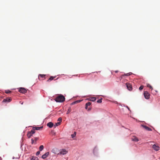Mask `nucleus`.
I'll list each match as a JSON object with an SVG mask.
<instances>
[{"label": "nucleus", "mask_w": 160, "mask_h": 160, "mask_svg": "<svg viewBox=\"0 0 160 160\" xmlns=\"http://www.w3.org/2000/svg\"><path fill=\"white\" fill-rule=\"evenodd\" d=\"M118 72V71H115V72L116 73H117V72Z\"/></svg>", "instance_id": "obj_36"}, {"label": "nucleus", "mask_w": 160, "mask_h": 160, "mask_svg": "<svg viewBox=\"0 0 160 160\" xmlns=\"http://www.w3.org/2000/svg\"><path fill=\"white\" fill-rule=\"evenodd\" d=\"M147 87L148 88H150L152 90L153 89V88H152V87L150 84H147Z\"/></svg>", "instance_id": "obj_19"}, {"label": "nucleus", "mask_w": 160, "mask_h": 160, "mask_svg": "<svg viewBox=\"0 0 160 160\" xmlns=\"http://www.w3.org/2000/svg\"><path fill=\"white\" fill-rule=\"evenodd\" d=\"M80 102V101H75V102H72V104H75V103H77V102Z\"/></svg>", "instance_id": "obj_30"}, {"label": "nucleus", "mask_w": 160, "mask_h": 160, "mask_svg": "<svg viewBox=\"0 0 160 160\" xmlns=\"http://www.w3.org/2000/svg\"><path fill=\"white\" fill-rule=\"evenodd\" d=\"M13 159H15V158L14 157H13Z\"/></svg>", "instance_id": "obj_37"}, {"label": "nucleus", "mask_w": 160, "mask_h": 160, "mask_svg": "<svg viewBox=\"0 0 160 160\" xmlns=\"http://www.w3.org/2000/svg\"><path fill=\"white\" fill-rule=\"evenodd\" d=\"M43 148H44L43 146L42 145H41L39 147V150L40 151H42L43 149Z\"/></svg>", "instance_id": "obj_20"}, {"label": "nucleus", "mask_w": 160, "mask_h": 160, "mask_svg": "<svg viewBox=\"0 0 160 160\" xmlns=\"http://www.w3.org/2000/svg\"><path fill=\"white\" fill-rule=\"evenodd\" d=\"M18 91L21 93H24L26 92L27 90L26 89L24 88H20L18 89Z\"/></svg>", "instance_id": "obj_3"}, {"label": "nucleus", "mask_w": 160, "mask_h": 160, "mask_svg": "<svg viewBox=\"0 0 160 160\" xmlns=\"http://www.w3.org/2000/svg\"><path fill=\"white\" fill-rule=\"evenodd\" d=\"M144 95L145 98L147 99H148L150 98V94L147 91H144Z\"/></svg>", "instance_id": "obj_2"}, {"label": "nucleus", "mask_w": 160, "mask_h": 160, "mask_svg": "<svg viewBox=\"0 0 160 160\" xmlns=\"http://www.w3.org/2000/svg\"><path fill=\"white\" fill-rule=\"evenodd\" d=\"M32 134L30 132H28L27 133V136L28 138H30L32 136Z\"/></svg>", "instance_id": "obj_15"}, {"label": "nucleus", "mask_w": 160, "mask_h": 160, "mask_svg": "<svg viewBox=\"0 0 160 160\" xmlns=\"http://www.w3.org/2000/svg\"><path fill=\"white\" fill-rule=\"evenodd\" d=\"M143 88V86H140V87L139 88V89L140 90H142Z\"/></svg>", "instance_id": "obj_28"}, {"label": "nucleus", "mask_w": 160, "mask_h": 160, "mask_svg": "<svg viewBox=\"0 0 160 160\" xmlns=\"http://www.w3.org/2000/svg\"><path fill=\"white\" fill-rule=\"evenodd\" d=\"M96 99V98L95 97H92L91 98H90V99H89V100L94 102L95 101Z\"/></svg>", "instance_id": "obj_16"}, {"label": "nucleus", "mask_w": 160, "mask_h": 160, "mask_svg": "<svg viewBox=\"0 0 160 160\" xmlns=\"http://www.w3.org/2000/svg\"><path fill=\"white\" fill-rule=\"evenodd\" d=\"M67 152L68 151L66 149H63L62 150L61 152L60 153H58V154L64 155L66 154Z\"/></svg>", "instance_id": "obj_5"}, {"label": "nucleus", "mask_w": 160, "mask_h": 160, "mask_svg": "<svg viewBox=\"0 0 160 160\" xmlns=\"http://www.w3.org/2000/svg\"><path fill=\"white\" fill-rule=\"evenodd\" d=\"M76 132H74V133L72 134V135H71L72 138H73L76 136Z\"/></svg>", "instance_id": "obj_27"}, {"label": "nucleus", "mask_w": 160, "mask_h": 160, "mask_svg": "<svg viewBox=\"0 0 160 160\" xmlns=\"http://www.w3.org/2000/svg\"><path fill=\"white\" fill-rule=\"evenodd\" d=\"M131 73H131V72L127 73L126 74H125V75L129 76L131 74Z\"/></svg>", "instance_id": "obj_31"}, {"label": "nucleus", "mask_w": 160, "mask_h": 160, "mask_svg": "<svg viewBox=\"0 0 160 160\" xmlns=\"http://www.w3.org/2000/svg\"><path fill=\"white\" fill-rule=\"evenodd\" d=\"M40 151H38V152H37V153H36V155L37 156H38V155L39 154H40Z\"/></svg>", "instance_id": "obj_32"}, {"label": "nucleus", "mask_w": 160, "mask_h": 160, "mask_svg": "<svg viewBox=\"0 0 160 160\" xmlns=\"http://www.w3.org/2000/svg\"><path fill=\"white\" fill-rule=\"evenodd\" d=\"M46 76V75L44 74H39L38 75V78L39 80H40V78H44Z\"/></svg>", "instance_id": "obj_13"}, {"label": "nucleus", "mask_w": 160, "mask_h": 160, "mask_svg": "<svg viewBox=\"0 0 160 160\" xmlns=\"http://www.w3.org/2000/svg\"><path fill=\"white\" fill-rule=\"evenodd\" d=\"M102 98H101V99L98 100L97 101V102L98 103H100L102 102Z\"/></svg>", "instance_id": "obj_25"}, {"label": "nucleus", "mask_w": 160, "mask_h": 160, "mask_svg": "<svg viewBox=\"0 0 160 160\" xmlns=\"http://www.w3.org/2000/svg\"><path fill=\"white\" fill-rule=\"evenodd\" d=\"M132 140L134 142H138L139 141L138 138L136 136H133V137L132 138Z\"/></svg>", "instance_id": "obj_10"}, {"label": "nucleus", "mask_w": 160, "mask_h": 160, "mask_svg": "<svg viewBox=\"0 0 160 160\" xmlns=\"http://www.w3.org/2000/svg\"><path fill=\"white\" fill-rule=\"evenodd\" d=\"M48 155H49V152H46V153H45L44 154L42 155V157L43 159H45L47 157H48Z\"/></svg>", "instance_id": "obj_12"}, {"label": "nucleus", "mask_w": 160, "mask_h": 160, "mask_svg": "<svg viewBox=\"0 0 160 160\" xmlns=\"http://www.w3.org/2000/svg\"><path fill=\"white\" fill-rule=\"evenodd\" d=\"M57 151H58V149L57 148H54V149H53L52 150V152L53 153L56 154V153H57Z\"/></svg>", "instance_id": "obj_17"}, {"label": "nucleus", "mask_w": 160, "mask_h": 160, "mask_svg": "<svg viewBox=\"0 0 160 160\" xmlns=\"http://www.w3.org/2000/svg\"><path fill=\"white\" fill-rule=\"evenodd\" d=\"M91 103L90 102H88L86 104L85 109H88V111H89L91 110V108H88V107L91 105Z\"/></svg>", "instance_id": "obj_6"}, {"label": "nucleus", "mask_w": 160, "mask_h": 160, "mask_svg": "<svg viewBox=\"0 0 160 160\" xmlns=\"http://www.w3.org/2000/svg\"><path fill=\"white\" fill-rule=\"evenodd\" d=\"M38 159L37 158L34 157L33 156L32 157V158L31 160H38Z\"/></svg>", "instance_id": "obj_22"}, {"label": "nucleus", "mask_w": 160, "mask_h": 160, "mask_svg": "<svg viewBox=\"0 0 160 160\" xmlns=\"http://www.w3.org/2000/svg\"><path fill=\"white\" fill-rule=\"evenodd\" d=\"M127 108H128V109L130 110V109H129V108H128V106H127Z\"/></svg>", "instance_id": "obj_35"}, {"label": "nucleus", "mask_w": 160, "mask_h": 160, "mask_svg": "<svg viewBox=\"0 0 160 160\" xmlns=\"http://www.w3.org/2000/svg\"><path fill=\"white\" fill-rule=\"evenodd\" d=\"M42 128V127H34L33 128V129H34V128H35V129L36 130H39L41 128Z\"/></svg>", "instance_id": "obj_18"}, {"label": "nucleus", "mask_w": 160, "mask_h": 160, "mask_svg": "<svg viewBox=\"0 0 160 160\" xmlns=\"http://www.w3.org/2000/svg\"><path fill=\"white\" fill-rule=\"evenodd\" d=\"M38 139V138L35 137L34 138V140L35 141H36Z\"/></svg>", "instance_id": "obj_34"}, {"label": "nucleus", "mask_w": 160, "mask_h": 160, "mask_svg": "<svg viewBox=\"0 0 160 160\" xmlns=\"http://www.w3.org/2000/svg\"><path fill=\"white\" fill-rule=\"evenodd\" d=\"M47 125L49 128H51L53 126V124L52 122H50L47 124Z\"/></svg>", "instance_id": "obj_11"}, {"label": "nucleus", "mask_w": 160, "mask_h": 160, "mask_svg": "<svg viewBox=\"0 0 160 160\" xmlns=\"http://www.w3.org/2000/svg\"><path fill=\"white\" fill-rule=\"evenodd\" d=\"M65 98L62 95H60L58 96L55 99V100L56 102H63L65 101Z\"/></svg>", "instance_id": "obj_1"}, {"label": "nucleus", "mask_w": 160, "mask_h": 160, "mask_svg": "<svg viewBox=\"0 0 160 160\" xmlns=\"http://www.w3.org/2000/svg\"><path fill=\"white\" fill-rule=\"evenodd\" d=\"M141 126L142 127H143L146 130L148 131H152V129L149 127H148L146 126L142 125Z\"/></svg>", "instance_id": "obj_8"}, {"label": "nucleus", "mask_w": 160, "mask_h": 160, "mask_svg": "<svg viewBox=\"0 0 160 160\" xmlns=\"http://www.w3.org/2000/svg\"><path fill=\"white\" fill-rule=\"evenodd\" d=\"M55 78V77L51 76L49 78V79L47 81V82H49L50 81H51V80H53Z\"/></svg>", "instance_id": "obj_14"}, {"label": "nucleus", "mask_w": 160, "mask_h": 160, "mask_svg": "<svg viewBox=\"0 0 160 160\" xmlns=\"http://www.w3.org/2000/svg\"><path fill=\"white\" fill-rule=\"evenodd\" d=\"M30 132L32 134H33L35 133V131L33 129V130H31V131Z\"/></svg>", "instance_id": "obj_23"}, {"label": "nucleus", "mask_w": 160, "mask_h": 160, "mask_svg": "<svg viewBox=\"0 0 160 160\" xmlns=\"http://www.w3.org/2000/svg\"><path fill=\"white\" fill-rule=\"evenodd\" d=\"M5 92L6 93H9L11 92V91L9 90H6L5 91Z\"/></svg>", "instance_id": "obj_26"}, {"label": "nucleus", "mask_w": 160, "mask_h": 160, "mask_svg": "<svg viewBox=\"0 0 160 160\" xmlns=\"http://www.w3.org/2000/svg\"><path fill=\"white\" fill-rule=\"evenodd\" d=\"M31 141H32V142H31L32 144H33L34 143V140L32 138L31 139Z\"/></svg>", "instance_id": "obj_33"}, {"label": "nucleus", "mask_w": 160, "mask_h": 160, "mask_svg": "<svg viewBox=\"0 0 160 160\" xmlns=\"http://www.w3.org/2000/svg\"><path fill=\"white\" fill-rule=\"evenodd\" d=\"M127 87L129 91H131L132 89V85L128 83H126Z\"/></svg>", "instance_id": "obj_4"}, {"label": "nucleus", "mask_w": 160, "mask_h": 160, "mask_svg": "<svg viewBox=\"0 0 160 160\" xmlns=\"http://www.w3.org/2000/svg\"><path fill=\"white\" fill-rule=\"evenodd\" d=\"M152 148L156 151H158L159 149V147L158 146L156 145L155 144H154L152 146Z\"/></svg>", "instance_id": "obj_9"}, {"label": "nucleus", "mask_w": 160, "mask_h": 160, "mask_svg": "<svg viewBox=\"0 0 160 160\" xmlns=\"http://www.w3.org/2000/svg\"><path fill=\"white\" fill-rule=\"evenodd\" d=\"M11 101V99L9 98H7L4 99L2 101L3 102H9Z\"/></svg>", "instance_id": "obj_7"}, {"label": "nucleus", "mask_w": 160, "mask_h": 160, "mask_svg": "<svg viewBox=\"0 0 160 160\" xmlns=\"http://www.w3.org/2000/svg\"><path fill=\"white\" fill-rule=\"evenodd\" d=\"M62 118H59L58 119V121H59V122H60L62 121Z\"/></svg>", "instance_id": "obj_29"}, {"label": "nucleus", "mask_w": 160, "mask_h": 160, "mask_svg": "<svg viewBox=\"0 0 160 160\" xmlns=\"http://www.w3.org/2000/svg\"><path fill=\"white\" fill-rule=\"evenodd\" d=\"M61 122H58L54 125V126L55 128L56 126H57L60 124Z\"/></svg>", "instance_id": "obj_21"}, {"label": "nucleus", "mask_w": 160, "mask_h": 160, "mask_svg": "<svg viewBox=\"0 0 160 160\" xmlns=\"http://www.w3.org/2000/svg\"><path fill=\"white\" fill-rule=\"evenodd\" d=\"M71 111V108L69 107L68 110V111L67 112V114H68Z\"/></svg>", "instance_id": "obj_24"}]
</instances>
